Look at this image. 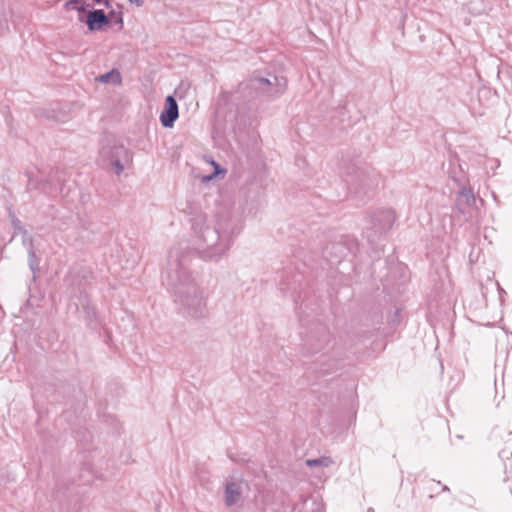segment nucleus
Instances as JSON below:
<instances>
[{"mask_svg": "<svg viewBox=\"0 0 512 512\" xmlns=\"http://www.w3.org/2000/svg\"><path fill=\"white\" fill-rule=\"evenodd\" d=\"M108 17H109V18H112V19H113V18H115V21H116V22H118V23H120V24H122V23H123L121 13L117 14L115 11H112V12H110V14H109V16H108Z\"/></svg>", "mask_w": 512, "mask_h": 512, "instance_id": "15", "label": "nucleus"}, {"mask_svg": "<svg viewBox=\"0 0 512 512\" xmlns=\"http://www.w3.org/2000/svg\"><path fill=\"white\" fill-rule=\"evenodd\" d=\"M97 4H104L106 7H110V0H94Z\"/></svg>", "mask_w": 512, "mask_h": 512, "instance_id": "16", "label": "nucleus"}, {"mask_svg": "<svg viewBox=\"0 0 512 512\" xmlns=\"http://www.w3.org/2000/svg\"><path fill=\"white\" fill-rule=\"evenodd\" d=\"M242 495L241 484L238 482H228L225 487V504L229 507L239 502Z\"/></svg>", "mask_w": 512, "mask_h": 512, "instance_id": "9", "label": "nucleus"}, {"mask_svg": "<svg viewBox=\"0 0 512 512\" xmlns=\"http://www.w3.org/2000/svg\"><path fill=\"white\" fill-rule=\"evenodd\" d=\"M176 256V252L172 250L169 255V259L172 260Z\"/></svg>", "mask_w": 512, "mask_h": 512, "instance_id": "19", "label": "nucleus"}, {"mask_svg": "<svg viewBox=\"0 0 512 512\" xmlns=\"http://www.w3.org/2000/svg\"><path fill=\"white\" fill-rule=\"evenodd\" d=\"M132 4H135L136 6L140 7L144 4V0H129Z\"/></svg>", "mask_w": 512, "mask_h": 512, "instance_id": "17", "label": "nucleus"}, {"mask_svg": "<svg viewBox=\"0 0 512 512\" xmlns=\"http://www.w3.org/2000/svg\"><path fill=\"white\" fill-rule=\"evenodd\" d=\"M442 489H443V491H448L449 490V488L447 486H443Z\"/></svg>", "mask_w": 512, "mask_h": 512, "instance_id": "20", "label": "nucleus"}, {"mask_svg": "<svg viewBox=\"0 0 512 512\" xmlns=\"http://www.w3.org/2000/svg\"><path fill=\"white\" fill-rule=\"evenodd\" d=\"M13 224L16 228L20 227V221L18 219L13 220Z\"/></svg>", "mask_w": 512, "mask_h": 512, "instance_id": "18", "label": "nucleus"}, {"mask_svg": "<svg viewBox=\"0 0 512 512\" xmlns=\"http://www.w3.org/2000/svg\"><path fill=\"white\" fill-rule=\"evenodd\" d=\"M475 196L470 189L463 188L457 199V206L462 213H465L466 207H471L475 204Z\"/></svg>", "mask_w": 512, "mask_h": 512, "instance_id": "10", "label": "nucleus"}, {"mask_svg": "<svg viewBox=\"0 0 512 512\" xmlns=\"http://www.w3.org/2000/svg\"><path fill=\"white\" fill-rule=\"evenodd\" d=\"M251 87L269 96L282 94L286 87L285 80L273 76V81L264 77L251 79Z\"/></svg>", "mask_w": 512, "mask_h": 512, "instance_id": "4", "label": "nucleus"}, {"mask_svg": "<svg viewBox=\"0 0 512 512\" xmlns=\"http://www.w3.org/2000/svg\"><path fill=\"white\" fill-rule=\"evenodd\" d=\"M109 23V17L101 9L93 10L89 12L86 24L89 30L93 31L101 29L104 25Z\"/></svg>", "mask_w": 512, "mask_h": 512, "instance_id": "8", "label": "nucleus"}, {"mask_svg": "<svg viewBox=\"0 0 512 512\" xmlns=\"http://www.w3.org/2000/svg\"><path fill=\"white\" fill-rule=\"evenodd\" d=\"M28 261H29V266H30L31 270H32L33 272H35V271H36V269L38 268V264H39V262H38V260H37L36 254H35V252H34V250H33V249H31V250L29 251Z\"/></svg>", "mask_w": 512, "mask_h": 512, "instance_id": "14", "label": "nucleus"}, {"mask_svg": "<svg viewBox=\"0 0 512 512\" xmlns=\"http://www.w3.org/2000/svg\"><path fill=\"white\" fill-rule=\"evenodd\" d=\"M367 512H374V509H373V508H369V509L367 510Z\"/></svg>", "mask_w": 512, "mask_h": 512, "instance_id": "21", "label": "nucleus"}, {"mask_svg": "<svg viewBox=\"0 0 512 512\" xmlns=\"http://www.w3.org/2000/svg\"><path fill=\"white\" fill-rule=\"evenodd\" d=\"M305 463L309 467H329L334 463V461L331 457L322 456L316 459H307Z\"/></svg>", "mask_w": 512, "mask_h": 512, "instance_id": "12", "label": "nucleus"}, {"mask_svg": "<svg viewBox=\"0 0 512 512\" xmlns=\"http://www.w3.org/2000/svg\"><path fill=\"white\" fill-rule=\"evenodd\" d=\"M395 220L396 216L393 210H377L369 216V229L374 230L375 233H383L392 227Z\"/></svg>", "mask_w": 512, "mask_h": 512, "instance_id": "5", "label": "nucleus"}, {"mask_svg": "<svg viewBox=\"0 0 512 512\" xmlns=\"http://www.w3.org/2000/svg\"><path fill=\"white\" fill-rule=\"evenodd\" d=\"M192 227L197 234L198 249L205 259H218L231 247L236 227L230 212L218 214L213 226L206 224V217L197 215L192 220Z\"/></svg>", "mask_w": 512, "mask_h": 512, "instance_id": "2", "label": "nucleus"}, {"mask_svg": "<svg viewBox=\"0 0 512 512\" xmlns=\"http://www.w3.org/2000/svg\"><path fill=\"white\" fill-rule=\"evenodd\" d=\"M329 342L330 333L326 328H321L316 334H312L308 339L310 350L313 353H316L325 348Z\"/></svg>", "mask_w": 512, "mask_h": 512, "instance_id": "7", "label": "nucleus"}, {"mask_svg": "<svg viewBox=\"0 0 512 512\" xmlns=\"http://www.w3.org/2000/svg\"><path fill=\"white\" fill-rule=\"evenodd\" d=\"M100 155L104 160L109 161L110 165L115 168L117 175H120L123 172L124 166L121 163V160L127 156V150L123 145L116 143L105 145L102 147Z\"/></svg>", "mask_w": 512, "mask_h": 512, "instance_id": "3", "label": "nucleus"}, {"mask_svg": "<svg viewBox=\"0 0 512 512\" xmlns=\"http://www.w3.org/2000/svg\"><path fill=\"white\" fill-rule=\"evenodd\" d=\"M88 6L89 5L86 4L84 0H69L66 3L67 9L76 10L79 12H84Z\"/></svg>", "mask_w": 512, "mask_h": 512, "instance_id": "13", "label": "nucleus"}, {"mask_svg": "<svg viewBox=\"0 0 512 512\" xmlns=\"http://www.w3.org/2000/svg\"><path fill=\"white\" fill-rule=\"evenodd\" d=\"M165 281L173 292L175 301L180 305L183 314L196 320L208 316L205 291L197 285L192 275L177 258L170 264Z\"/></svg>", "mask_w": 512, "mask_h": 512, "instance_id": "1", "label": "nucleus"}, {"mask_svg": "<svg viewBox=\"0 0 512 512\" xmlns=\"http://www.w3.org/2000/svg\"><path fill=\"white\" fill-rule=\"evenodd\" d=\"M179 116L178 104L171 95L165 99L164 109L160 114V122L163 127L171 128Z\"/></svg>", "mask_w": 512, "mask_h": 512, "instance_id": "6", "label": "nucleus"}, {"mask_svg": "<svg viewBox=\"0 0 512 512\" xmlns=\"http://www.w3.org/2000/svg\"><path fill=\"white\" fill-rule=\"evenodd\" d=\"M96 80L104 84H120L121 74L117 69H112L111 71L98 76Z\"/></svg>", "mask_w": 512, "mask_h": 512, "instance_id": "11", "label": "nucleus"}]
</instances>
